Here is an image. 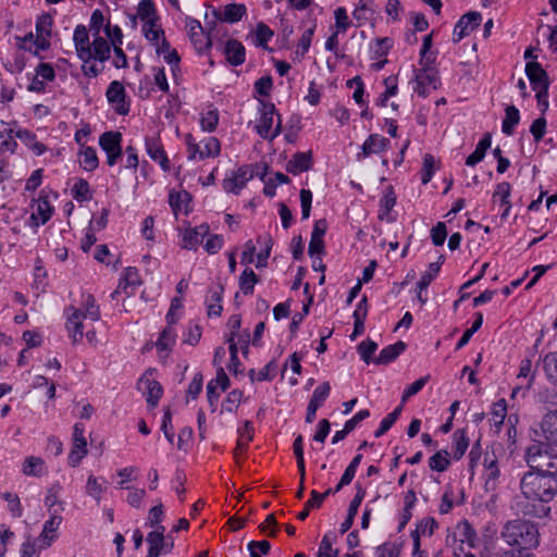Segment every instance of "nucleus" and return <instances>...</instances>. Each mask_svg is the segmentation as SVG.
I'll list each match as a JSON object with an SVG mask.
<instances>
[{
    "mask_svg": "<svg viewBox=\"0 0 557 557\" xmlns=\"http://www.w3.org/2000/svg\"><path fill=\"white\" fill-rule=\"evenodd\" d=\"M393 47V40L388 37L377 38L369 44L370 59H386Z\"/></svg>",
    "mask_w": 557,
    "mask_h": 557,
    "instance_id": "47",
    "label": "nucleus"
},
{
    "mask_svg": "<svg viewBox=\"0 0 557 557\" xmlns=\"http://www.w3.org/2000/svg\"><path fill=\"white\" fill-rule=\"evenodd\" d=\"M482 22V14L476 11L463 14L456 23L453 30V41L459 42L469 36Z\"/></svg>",
    "mask_w": 557,
    "mask_h": 557,
    "instance_id": "17",
    "label": "nucleus"
},
{
    "mask_svg": "<svg viewBox=\"0 0 557 557\" xmlns=\"http://www.w3.org/2000/svg\"><path fill=\"white\" fill-rule=\"evenodd\" d=\"M511 185L508 182L498 183L493 193V201L498 202L502 209V220H507L511 210L510 202Z\"/></svg>",
    "mask_w": 557,
    "mask_h": 557,
    "instance_id": "31",
    "label": "nucleus"
},
{
    "mask_svg": "<svg viewBox=\"0 0 557 557\" xmlns=\"http://www.w3.org/2000/svg\"><path fill=\"white\" fill-rule=\"evenodd\" d=\"M164 519V509L161 502L156 504L150 508L147 517L146 524L152 528L153 530H165L162 525V521Z\"/></svg>",
    "mask_w": 557,
    "mask_h": 557,
    "instance_id": "58",
    "label": "nucleus"
},
{
    "mask_svg": "<svg viewBox=\"0 0 557 557\" xmlns=\"http://www.w3.org/2000/svg\"><path fill=\"white\" fill-rule=\"evenodd\" d=\"M165 530H152L147 534L146 542L148 544L147 557H159L165 554Z\"/></svg>",
    "mask_w": 557,
    "mask_h": 557,
    "instance_id": "34",
    "label": "nucleus"
},
{
    "mask_svg": "<svg viewBox=\"0 0 557 557\" xmlns=\"http://www.w3.org/2000/svg\"><path fill=\"white\" fill-rule=\"evenodd\" d=\"M199 127L203 133H213L218 128L220 122V112L213 104L206 106L199 112Z\"/></svg>",
    "mask_w": 557,
    "mask_h": 557,
    "instance_id": "32",
    "label": "nucleus"
},
{
    "mask_svg": "<svg viewBox=\"0 0 557 557\" xmlns=\"http://www.w3.org/2000/svg\"><path fill=\"white\" fill-rule=\"evenodd\" d=\"M469 447V438L465 430H457L453 435L454 458L459 460Z\"/></svg>",
    "mask_w": 557,
    "mask_h": 557,
    "instance_id": "57",
    "label": "nucleus"
},
{
    "mask_svg": "<svg viewBox=\"0 0 557 557\" xmlns=\"http://www.w3.org/2000/svg\"><path fill=\"white\" fill-rule=\"evenodd\" d=\"M202 327L196 322H189L183 333V344L195 346L199 343Z\"/></svg>",
    "mask_w": 557,
    "mask_h": 557,
    "instance_id": "64",
    "label": "nucleus"
},
{
    "mask_svg": "<svg viewBox=\"0 0 557 557\" xmlns=\"http://www.w3.org/2000/svg\"><path fill=\"white\" fill-rule=\"evenodd\" d=\"M502 539L512 547L533 549L540 544L537 525L529 520L513 519L505 523Z\"/></svg>",
    "mask_w": 557,
    "mask_h": 557,
    "instance_id": "3",
    "label": "nucleus"
},
{
    "mask_svg": "<svg viewBox=\"0 0 557 557\" xmlns=\"http://www.w3.org/2000/svg\"><path fill=\"white\" fill-rule=\"evenodd\" d=\"M391 146L388 138L380 134L369 135L361 145V151L357 153V159L362 160L372 154H380L386 151Z\"/></svg>",
    "mask_w": 557,
    "mask_h": 557,
    "instance_id": "21",
    "label": "nucleus"
},
{
    "mask_svg": "<svg viewBox=\"0 0 557 557\" xmlns=\"http://www.w3.org/2000/svg\"><path fill=\"white\" fill-rule=\"evenodd\" d=\"M523 499H518L515 508L523 516L546 518L550 515V503L557 494V475L525 472L520 480Z\"/></svg>",
    "mask_w": 557,
    "mask_h": 557,
    "instance_id": "2",
    "label": "nucleus"
},
{
    "mask_svg": "<svg viewBox=\"0 0 557 557\" xmlns=\"http://www.w3.org/2000/svg\"><path fill=\"white\" fill-rule=\"evenodd\" d=\"M62 523V516L59 515L58 510L51 511V515L47 521H45L42 531L38 536V541L41 543V548H48L54 542L57 537V531Z\"/></svg>",
    "mask_w": 557,
    "mask_h": 557,
    "instance_id": "26",
    "label": "nucleus"
},
{
    "mask_svg": "<svg viewBox=\"0 0 557 557\" xmlns=\"http://www.w3.org/2000/svg\"><path fill=\"white\" fill-rule=\"evenodd\" d=\"M376 13L374 0H359L352 11L356 26L360 27L374 18Z\"/></svg>",
    "mask_w": 557,
    "mask_h": 557,
    "instance_id": "33",
    "label": "nucleus"
},
{
    "mask_svg": "<svg viewBox=\"0 0 557 557\" xmlns=\"http://www.w3.org/2000/svg\"><path fill=\"white\" fill-rule=\"evenodd\" d=\"M405 349L406 345L401 341L388 345L380 351L379 356L374 360V363L387 364L394 361L400 354L405 351Z\"/></svg>",
    "mask_w": 557,
    "mask_h": 557,
    "instance_id": "42",
    "label": "nucleus"
},
{
    "mask_svg": "<svg viewBox=\"0 0 557 557\" xmlns=\"http://www.w3.org/2000/svg\"><path fill=\"white\" fill-rule=\"evenodd\" d=\"M253 176V168L250 164H244L235 170L228 171L222 181L223 190L227 194L239 195Z\"/></svg>",
    "mask_w": 557,
    "mask_h": 557,
    "instance_id": "9",
    "label": "nucleus"
},
{
    "mask_svg": "<svg viewBox=\"0 0 557 557\" xmlns=\"http://www.w3.org/2000/svg\"><path fill=\"white\" fill-rule=\"evenodd\" d=\"M212 13L220 22L235 24L247 14V8L244 3H228L222 8L214 9Z\"/></svg>",
    "mask_w": 557,
    "mask_h": 557,
    "instance_id": "22",
    "label": "nucleus"
},
{
    "mask_svg": "<svg viewBox=\"0 0 557 557\" xmlns=\"http://www.w3.org/2000/svg\"><path fill=\"white\" fill-rule=\"evenodd\" d=\"M66 313V323L65 329L69 333V336L72 339V343L78 344L82 342L84 337L83 332V320L85 319L83 315V311L75 308L70 307L65 310Z\"/></svg>",
    "mask_w": 557,
    "mask_h": 557,
    "instance_id": "20",
    "label": "nucleus"
},
{
    "mask_svg": "<svg viewBox=\"0 0 557 557\" xmlns=\"http://www.w3.org/2000/svg\"><path fill=\"white\" fill-rule=\"evenodd\" d=\"M336 536L333 533L323 535L315 557H338L339 550L333 547Z\"/></svg>",
    "mask_w": 557,
    "mask_h": 557,
    "instance_id": "53",
    "label": "nucleus"
},
{
    "mask_svg": "<svg viewBox=\"0 0 557 557\" xmlns=\"http://www.w3.org/2000/svg\"><path fill=\"white\" fill-rule=\"evenodd\" d=\"M441 271V264L438 262H432L429 264L428 270L424 271L418 283L417 288L421 290H426L430 284L435 280Z\"/></svg>",
    "mask_w": 557,
    "mask_h": 557,
    "instance_id": "60",
    "label": "nucleus"
},
{
    "mask_svg": "<svg viewBox=\"0 0 557 557\" xmlns=\"http://www.w3.org/2000/svg\"><path fill=\"white\" fill-rule=\"evenodd\" d=\"M520 112L517 107L508 106L505 110V117L502 122V131L510 136L513 134L515 127L519 124Z\"/></svg>",
    "mask_w": 557,
    "mask_h": 557,
    "instance_id": "52",
    "label": "nucleus"
},
{
    "mask_svg": "<svg viewBox=\"0 0 557 557\" xmlns=\"http://www.w3.org/2000/svg\"><path fill=\"white\" fill-rule=\"evenodd\" d=\"M71 195L79 203L87 202L92 199V190L85 178L75 180L71 187Z\"/></svg>",
    "mask_w": 557,
    "mask_h": 557,
    "instance_id": "48",
    "label": "nucleus"
},
{
    "mask_svg": "<svg viewBox=\"0 0 557 557\" xmlns=\"http://www.w3.org/2000/svg\"><path fill=\"white\" fill-rule=\"evenodd\" d=\"M491 145L492 138L487 133L479 140L474 151L468 156L466 159V164L468 166H475L478 163H480L484 159L486 151L491 148Z\"/></svg>",
    "mask_w": 557,
    "mask_h": 557,
    "instance_id": "44",
    "label": "nucleus"
},
{
    "mask_svg": "<svg viewBox=\"0 0 557 557\" xmlns=\"http://www.w3.org/2000/svg\"><path fill=\"white\" fill-rule=\"evenodd\" d=\"M209 232L208 223H201L195 227L180 228L181 247L186 250H197L203 238L209 235Z\"/></svg>",
    "mask_w": 557,
    "mask_h": 557,
    "instance_id": "15",
    "label": "nucleus"
},
{
    "mask_svg": "<svg viewBox=\"0 0 557 557\" xmlns=\"http://www.w3.org/2000/svg\"><path fill=\"white\" fill-rule=\"evenodd\" d=\"M79 310L83 311V315L85 319H90L91 321H98L100 319V308L96 304V299L90 294L82 295V308Z\"/></svg>",
    "mask_w": 557,
    "mask_h": 557,
    "instance_id": "51",
    "label": "nucleus"
},
{
    "mask_svg": "<svg viewBox=\"0 0 557 557\" xmlns=\"http://www.w3.org/2000/svg\"><path fill=\"white\" fill-rule=\"evenodd\" d=\"M507 416V403L504 398L494 403L490 410V424L494 432L499 433Z\"/></svg>",
    "mask_w": 557,
    "mask_h": 557,
    "instance_id": "37",
    "label": "nucleus"
},
{
    "mask_svg": "<svg viewBox=\"0 0 557 557\" xmlns=\"http://www.w3.org/2000/svg\"><path fill=\"white\" fill-rule=\"evenodd\" d=\"M168 201L175 218H178L180 215H188L191 211V196L186 190L171 189L169 191Z\"/></svg>",
    "mask_w": 557,
    "mask_h": 557,
    "instance_id": "24",
    "label": "nucleus"
},
{
    "mask_svg": "<svg viewBox=\"0 0 557 557\" xmlns=\"http://www.w3.org/2000/svg\"><path fill=\"white\" fill-rule=\"evenodd\" d=\"M258 283V276L252 269L246 268L238 280V285L244 295H251Z\"/></svg>",
    "mask_w": 557,
    "mask_h": 557,
    "instance_id": "54",
    "label": "nucleus"
},
{
    "mask_svg": "<svg viewBox=\"0 0 557 557\" xmlns=\"http://www.w3.org/2000/svg\"><path fill=\"white\" fill-rule=\"evenodd\" d=\"M437 522L434 518H424L418 524L417 528L411 532V537L416 550L421 546V535L431 536L437 528Z\"/></svg>",
    "mask_w": 557,
    "mask_h": 557,
    "instance_id": "40",
    "label": "nucleus"
},
{
    "mask_svg": "<svg viewBox=\"0 0 557 557\" xmlns=\"http://www.w3.org/2000/svg\"><path fill=\"white\" fill-rule=\"evenodd\" d=\"M541 364L547 382L557 388V351L545 354L541 358Z\"/></svg>",
    "mask_w": 557,
    "mask_h": 557,
    "instance_id": "36",
    "label": "nucleus"
},
{
    "mask_svg": "<svg viewBox=\"0 0 557 557\" xmlns=\"http://www.w3.org/2000/svg\"><path fill=\"white\" fill-rule=\"evenodd\" d=\"M438 86L440 78L437 73L430 70V66H422V70L416 75L414 92L422 98H426Z\"/></svg>",
    "mask_w": 557,
    "mask_h": 557,
    "instance_id": "18",
    "label": "nucleus"
},
{
    "mask_svg": "<svg viewBox=\"0 0 557 557\" xmlns=\"http://www.w3.org/2000/svg\"><path fill=\"white\" fill-rule=\"evenodd\" d=\"M107 100L115 113L127 115L131 110V100L126 95L124 85L120 81H112L106 91Z\"/></svg>",
    "mask_w": 557,
    "mask_h": 557,
    "instance_id": "13",
    "label": "nucleus"
},
{
    "mask_svg": "<svg viewBox=\"0 0 557 557\" xmlns=\"http://www.w3.org/2000/svg\"><path fill=\"white\" fill-rule=\"evenodd\" d=\"M177 341V331L176 329H172V326H165L160 333L154 342V347L157 349V354L159 359L165 363L170 358L174 346Z\"/></svg>",
    "mask_w": 557,
    "mask_h": 557,
    "instance_id": "19",
    "label": "nucleus"
},
{
    "mask_svg": "<svg viewBox=\"0 0 557 557\" xmlns=\"http://www.w3.org/2000/svg\"><path fill=\"white\" fill-rule=\"evenodd\" d=\"M485 485L494 487L495 482L500 475L498 462L494 453H486L484 456Z\"/></svg>",
    "mask_w": 557,
    "mask_h": 557,
    "instance_id": "45",
    "label": "nucleus"
},
{
    "mask_svg": "<svg viewBox=\"0 0 557 557\" xmlns=\"http://www.w3.org/2000/svg\"><path fill=\"white\" fill-rule=\"evenodd\" d=\"M84 434V424L75 423L73 426L72 447L67 457V463L73 468L77 467L88 454V445Z\"/></svg>",
    "mask_w": 557,
    "mask_h": 557,
    "instance_id": "14",
    "label": "nucleus"
},
{
    "mask_svg": "<svg viewBox=\"0 0 557 557\" xmlns=\"http://www.w3.org/2000/svg\"><path fill=\"white\" fill-rule=\"evenodd\" d=\"M461 535V542L466 543L470 548H475L479 543V537L472 524L465 520L458 525Z\"/></svg>",
    "mask_w": 557,
    "mask_h": 557,
    "instance_id": "56",
    "label": "nucleus"
},
{
    "mask_svg": "<svg viewBox=\"0 0 557 557\" xmlns=\"http://www.w3.org/2000/svg\"><path fill=\"white\" fill-rule=\"evenodd\" d=\"M262 139L272 141L282 133L281 114L276 111L274 103L258 99L257 116L252 125Z\"/></svg>",
    "mask_w": 557,
    "mask_h": 557,
    "instance_id": "4",
    "label": "nucleus"
},
{
    "mask_svg": "<svg viewBox=\"0 0 557 557\" xmlns=\"http://www.w3.org/2000/svg\"><path fill=\"white\" fill-rule=\"evenodd\" d=\"M186 157L190 162H200L207 159H215L221 154L222 144L215 136H207L200 140L187 133L184 135Z\"/></svg>",
    "mask_w": 557,
    "mask_h": 557,
    "instance_id": "6",
    "label": "nucleus"
},
{
    "mask_svg": "<svg viewBox=\"0 0 557 557\" xmlns=\"http://www.w3.org/2000/svg\"><path fill=\"white\" fill-rule=\"evenodd\" d=\"M335 25L334 29L337 33L345 34L351 27V21L348 16L347 10L344 7H338L334 10Z\"/></svg>",
    "mask_w": 557,
    "mask_h": 557,
    "instance_id": "62",
    "label": "nucleus"
},
{
    "mask_svg": "<svg viewBox=\"0 0 557 557\" xmlns=\"http://www.w3.org/2000/svg\"><path fill=\"white\" fill-rule=\"evenodd\" d=\"M311 152H296L286 163V171L297 175L311 168Z\"/></svg>",
    "mask_w": 557,
    "mask_h": 557,
    "instance_id": "35",
    "label": "nucleus"
},
{
    "mask_svg": "<svg viewBox=\"0 0 557 557\" xmlns=\"http://www.w3.org/2000/svg\"><path fill=\"white\" fill-rule=\"evenodd\" d=\"M396 202H397V196L395 194L393 186H387L384 189L383 196L381 197V199L379 201L377 218L381 221H385L387 223L395 222L397 216L392 211H393L394 207L396 206Z\"/></svg>",
    "mask_w": 557,
    "mask_h": 557,
    "instance_id": "23",
    "label": "nucleus"
},
{
    "mask_svg": "<svg viewBox=\"0 0 557 557\" xmlns=\"http://www.w3.org/2000/svg\"><path fill=\"white\" fill-rule=\"evenodd\" d=\"M223 53L228 64L232 66H239L246 61L245 46L237 39L226 40Z\"/></svg>",
    "mask_w": 557,
    "mask_h": 557,
    "instance_id": "30",
    "label": "nucleus"
},
{
    "mask_svg": "<svg viewBox=\"0 0 557 557\" xmlns=\"http://www.w3.org/2000/svg\"><path fill=\"white\" fill-rule=\"evenodd\" d=\"M116 475L120 478V481L117 482V487L125 490L126 487H129V482L136 481L138 475V468L135 466H127L124 468H121L116 471Z\"/></svg>",
    "mask_w": 557,
    "mask_h": 557,
    "instance_id": "63",
    "label": "nucleus"
},
{
    "mask_svg": "<svg viewBox=\"0 0 557 557\" xmlns=\"http://www.w3.org/2000/svg\"><path fill=\"white\" fill-rule=\"evenodd\" d=\"M108 481L103 476H95L90 474L87 478L86 482V494L95 499L97 503H100L102 499L103 493L107 491Z\"/></svg>",
    "mask_w": 557,
    "mask_h": 557,
    "instance_id": "39",
    "label": "nucleus"
},
{
    "mask_svg": "<svg viewBox=\"0 0 557 557\" xmlns=\"http://www.w3.org/2000/svg\"><path fill=\"white\" fill-rule=\"evenodd\" d=\"M141 285L140 274L137 268L127 267L123 270L116 288L111 293L110 297L115 299L120 296L124 298L132 297L136 294Z\"/></svg>",
    "mask_w": 557,
    "mask_h": 557,
    "instance_id": "11",
    "label": "nucleus"
},
{
    "mask_svg": "<svg viewBox=\"0 0 557 557\" xmlns=\"http://www.w3.org/2000/svg\"><path fill=\"white\" fill-rule=\"evenodd\" d=\"M524 458L531 472L557 475V454L547 443H533L528 447Z\"/></svg>",
    "mask_w": 557,
    "mask_h": 557,
    "instance_id": "5",
    "label": "nucleus"
},
{
    "mask_svg": "<svg viewBox=\"0 0 557 557\" xmlns=\"http://www.w3.org/2000/svg\"><path fill=\"white\" fill-rule=\"evenodd\" d=\"M541 435L550 446H557V409L545 413L540 423Z\"/></svg>",
    "mask_w": 557,
    "mask_h": 557,
    "instance_id": "29",
    "label": "nucleus"
},
{
    "mask_svg": "<svg viewBox=\"0 0 557 557\" xmlns=\"http://www.w3.org/2000/svg\"><path fill=\"white\" fill-rule=\"evenodd\" d=\"M61 490L60 484H53L47 492L45 497V505L48 507L49 513L58 510L59 515L64 510V503L59 500L58 494Z\"/></svg>",
    "mask_w": 557,
    "mask_h": 557,
    "instance_id": "55",
    "label": "nucleus"
},
{
    "mask_svg": "<svg viewBox=\"0 0 557 557\" xmlns=\"http://www.w3.org/2000/svg\"><path fill=\"white\" fill-rule=\"evenodd\" d=\"M22 472L27 476L39 478L46 473V462L41 457L28 456L23 461Z\"/></svg>",
    "mask_w": 557,
    "mask_h": 557,
    "instance_id": "41",
    "label": "nucleus"
},
{
    "mask_svg": "<svg viewBox=\"0 0 557 557\" xmlns=\"http://www.w3.org/2000/svg\"><path fill=\"white\" fill-rule=\"evenodd\" d=\"M27 77L29 79L28 91L45 94L47 85L55 79V70L51 63L39 62L34 69V74L27 73Z\"/></svg>",
    "mask_w": 557,
    "mask_h": 557,
    "instance_id": "10",
    "label": "nucleus"
},
{
    "mask_svg": "<svg viewBox=\"0 0 557 557\" xmlns=\"http://www.w3.org/2000/svg\"><path fill=\"white\" fill-rule=\"evenodd\" d=\"M125 491L127 492L125 502L128 506L137 510L145 507L147 497V492L145 488L132 485L126 487Z\"/></svg>",
    "mask_w": 557,
    "mask_h": 557,
    "instance_id": "49",
    "label": "nucleus"
},
{
    "mask_svg": "<svg viewBox=\"0 0 557 557\" xmlns=\"http://www.w3.org/2000/svg\"><path fill=\"white\" fill-rule=\"evenodd\" d=\"M525 75L534 91L549 89V78L546 71L537 62H528L525 64Z\"/></svg>",
    "mask_w": 557,
    "mask_h": 557,
    "instance_id": "25",
    "label": "nucleus"
},
{
    "mask_svg": "<svg viewBox=\"0 0 557 557\" xmlns=\"http://www.w3.org/2000/svg\"><path fill=\"white\" fill-rule=\"evenodd\" d=\"M141 32L145 38L154 47L161 45L162 40H166L164 38V32L161 26L158 24V20L148 21L143 23Z\"/></svg>",
    "mask_w": 557,
    "mask_h": 557,
    "instance_id": "38",
    "label": "nucleus"
},
{
    "mask_svg": "<svg viewBox=\"0 0 557 557\" xmlns=\"http://www.w3.org/2000/svg\"><path fill=\"white\" fill-rule=\"evenodd\" d=\"M274 32L263 22H259L253 30L252 44L257 48L268 50L269 42L272 40Z\"/></svg>",
    "mask_w": 557,
    "mask_h": 557,
    "instance_id": "46",
    "label": "nucleus"
},
{
    "mask_svg": "<svg viewBox=\"0 0 557 557\" xmlns=\"http://www.w3.org/2000/svg\"><path fill=\"white\" fill-rule=\"evenodd\" d=\"M53 25L54 20L52 14L41 13L37 16L35 24L36 39L34 40V49L28 48L33 55L41 58L40 53L50 48Z\"/></svg>",
    "mask_w": 557,
    "mask_h": 557,
    "instance_id": "8",
    "label": "nucleus"
},
{
    "mask_svg": "<svg viewBox=\"0 0 557 557\" xmlns=\"http://www.w3.org/2000/svg\"><path fill=\"white\" fill-rule=\"evenodd\" d=\"M156 52L171 66L173 73L178 70L181 58L175 49H171L168 40H162L161 45L156 48Z\"/></svg>",
    "mask_w": 557,
    "mask_h": 557,
    "instance_id": "50",
    "label": "nucleus"
},
{
    "mask_svg": "<svg viewBox=\"0 0 557 557\" xmlns=\"http://www.w3.org/2000/svg\"><path fill=\"white\" fill-rule=\"evenodd\" d=\"M401 411H403V405H399L392 412H389L386 417H384L382 419V421L380 422L379 428L375 430L374 436L376 438H379L382 435H384L394 425V423L398 420L399 416L401 414Z\"/></svg>",
    "mask_w": 557,
    "mask_h": 557,
    "instance_id": "59",
    "label": "nucleus"
},
{
    "mask_svg": "<svg viewBox=\"0 0 557 557\" xmlns=\"http://www.w3.org/2000/svg\"><path fill=\"white\" fill-rule=\"evenodd\" d=\"M104 16L100 10H95L89 20V28L92 35L90 41L89 32L83 24L77 25L73 32V44L77 58L82 61V72L92 78L103 71V63L110 59L111 47L109 40L100 35Z\"/></svg>",
    "mask_w": 557,
    "mask_h": 557,
    "instance_id": "1",
    "label": "nucleus"
},
{
    "mask_svg": "<svg viewBox=\"0 0 557 557\" xmlns=\"http://www.w3.org/2000/svg\"><path fill=\"white\" fill-rule=\"evenodd\" d=\"M145 150L148 157L153 162L158 163L163 172L168 173L171 171V161L166 154L160 137L146 136Z\"/></svg>",
    "mask_w": 557,
    "mask_h": 557,
    "instance_id": "16",
    "label": "nucleus"
},
{
    "mask_svg": "<svg viewBox=\"0 0 557 557\" xmlns=\"http://www.w3.org/2000/svg\"><path fill=\"white\" fill-rule=\"evenodd\" d=\"M122 134L115 131L104 132L99 137V146L107 157V164L114 166L122 158Z\"/></svg>",
    "mask_w": 557,
    "mask_h": 557,
    "instance_id": "12",
    "label": "nucleus"
},
{
    "mask_svg": "<svg viewBox=\"0 0 557 557\" xmlns=\"http://www.w3.org/2000/svg\"><path fill=\"white\" fill-rule=\"evenodd\" d=\"M138 388L143 392L146 401L150 408L157 407L160 398L163 395V388L161 384L149 377H141L138 382Z\"/></svg>",
    "mask_w": 557,
    "mask_h": 557,
    "instance_id": "28",
    "label": "nucleus"
},
{
    "mask_svg": "<svg viewBox=\"0 0 557 557\" xmlns=\"http://www.w3.org/2000/svg\"><path fill=\"white\" fill-rule=\"evenodd\" d=\"M50 190L44 188L37 198L30 202L32 213L28 218L27 225L35 231L50 221L54 213V207L50 200Z\"/></svg>",
    "mask_w": 557,
    "mask_h": 557,
    "instance_id": "7",
    "label": "nucleus"
},
{
    "mask_svg": "<svg viewBox=\"0 0 557 557\" xmlns=\"http://www.w3.org/2000/svg\"><path fill=\"white\" fill-rule=\"evenodd\" d=\"M185 27L187 28L191 42L199 52H203L211 47V41L205 37L201 23L198 20L187 17Z\"/></svg>",
    "mask_w": 557,
    "mask_h": 557,
    "instance_id": "27",
    "label": "nucleus"
},
{
    "mask_svg": "<svg viewBox=\"0 0 557 557\" xmlns=\"http://www.w3.org/2000/svg\"><path fill=\"white\" fill-rule=\"evenodd\" d=\"M244 393L240 389L231 391L224 398L221 412H235L243 401Z\"/></svg>",
    "mask_w": 557,
    "mask_h": 557,
    "instance_id": "61",
    "label": "nucleus"
},
{
    "mask_svg": "<svg viewBox=\"0 0 557 557\" xmlns=\"http://www.w3.org/2000/svg\"><path fill=\"white\" fill-rule=\"evenodd\" d=\"M78 162L83 170L92 172L99 166V159L94 147L87 146L79 148Z\"/></svg>",
    "mask_w": 557,
    "mask_h": 557,
    "instance_id": "43",
    "label": "nucleus"
}]
</instances>
